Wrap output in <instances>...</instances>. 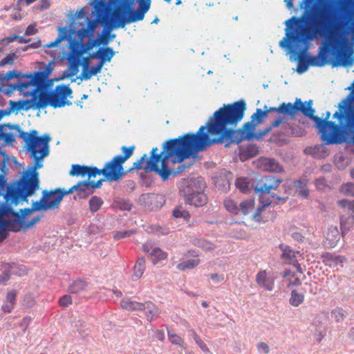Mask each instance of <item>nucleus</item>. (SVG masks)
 <instances>
[{"label": "nucleus", "mask_w": 354, "mask_h": 354, "mask_svg": "<svg viewBox=\"0 0 354 354\" xmlns=\"http://www.w3.org/2000/svg\"><path fill=\"white\" fill-rule=\"evenodd\" d=\"M210 278L216 283H220L224 280V276L223 274H218L217 273L211 274Z\"/></svg>", "instance_id": "052dcab7"}, {"label": "nucleus", "mask_w": 354, "mask_h": 354, "mask_svg": "<svg viewBox=\"0 0 354 354\" xmlns=\"http://www.w3.org/2000/svg\"><path fill=\"white\" fill-rule=\"evenodd\" d=\"M71 304L72 297L68 295L62 296L59 300V304L62 307H67Z\"/></svg>", "instance_id": "5fc2aeb1"}, {"label": "nucleus", "mask_w": 354, "mask_h": 354, "mask_svg": "<svg viewBox=\"0 0 354 354\" xmlns=\"http://www.w3.org/2000/svg\"><path fill=\"white\" fill-rule=\"evenodd\" d=\"M103 203V200L100 197L93 196L89 200V209L91 212H96L100 209Z\"/></svg>", "instance_id": "c9c22d12"}, {"label": "nucleus", "mask_w": 354, "mask_h": 354, "mask_svg": "<svg viewBox=\"0 0 354 354\" xmlns=\"http://www.w3.org/2000/svg\"><path fill=\"white\" fill-rule=\"evenodd\" d=\"M168 337L171 343L183 347V339L177 334L168 331Z\"/></svg>", "instance_id": "a18cd8bd"}, {"label": "nucleus", "mask_w": 354, "mask_h": 354, "mask_svg": "<svg viewBox=\"0 0 354 354\" xmlns=\"http://www.w3.org/2000/svg\"><path fill=\"white\" fill-rule=\"evenodd\" d=\"M77 17L83 18L84 22L86 23L85 26L78 30L77 35L78 39L82 41L85 38L88 37L89 39L86 44H81L78 41H75L72 38V35L74 34L75 30L68 27L59 28V34L55 40L46 44L45 47L53 48L57 46L61 41L67 39L69 41L70 48L76 50H84V54L87 51L91 50L95 46L100 44L99 39H93L94 32L97 26L99 19L90 20L87 16L85 15L84 8H82L77 13Z\"/></svg>", "instance_id": "39448f33"}, {"label": "nucleus", "mask_w": 354, "mask_h": 354, "mask_svg": "<svg viewBox=\"0 0 354 354\" xmlns=\"http://www.w3.org/2000/svg\"><path fill=\"white\" fill-rule=\"evenodd\" d=\"M47 78L48 73H38L37 76L30 80L29 84H35L37 87L29 91L31 99L21 102V108L26 110L32 108L40 109L49 105L57 109L72 105V102L67 100L68 97H72L73 93L69 85H57L53 91L48 92L45 91Z\"/></svg>", "instance_id": "7ed1b4c3"}, {"label": "nucleus", "mask_w": 354, "mask_h": 354, "mask_svg": "<svg viewBox=\"0 0 354 354\" xmlns=\"http://www.w3.org/2000/svg\"><path fill=\"white\" fill-rule=\"evenodd\" d=\"M340 191L342 194L354 196V184L352 183H347L342 185Z\"/></svg>", "instance_id": "37998d69"}, {"label": "nucleus", "mask_w": 354, "mask_h": 354, "mask_svg": "<svg viewBox=\"0 0 354 354\" xmlns=\"http://www.w3.org/2000/svg\"><path fill=\"white\" fill-rule=\"evenodd\" d=\"M274 281L275 278L272 273L266 270H260L256 275V283L258 286L267 291L273 290Z\"/></svg>", "instance_id": "9d476101"}, {"label": "nucleus", "mask_w": 354, "mask_h": 354, "mask_svg": "<svg viewBox=\"0 0 354 354\" xmlns=\"http://www.w3.org/2000/svg\"><path fill=\"white\" fill-rule=\"evenodd\" d=\"M304 295L299 293L297 290H293L291 292L289 303L294 307H297L304 301Z\"/></svg>", "instance_id": "473e14b6"}, {"label": "nucleus", "mask_w": 354, "mask_h": 354, "mask_svg": "<svg viewBox=\"0 0 354 354\" xmlns=\"http://www.w3.org/2000/svg\"><path fill=\"white\" fill-rule=\"evenodd\" d=\"M84 55V50H76L71 48L68 57L69 66L66 77H73L79 72V67L82 65L81 59Z\"/></svg>", "instance_id": "9b49d317"}, {"label": "nucleus", "mask_w": 354, "mask_h": 354, "mask_svg": "<svg viewBox=\"0 0 354 354\" xmlns=\"http://www.w3.org/2000/svg\"><path fill=\"white\" fill-rule=\"evenodd\" d=\"M145 270V259L143 257L139 258L133 268V279L137 280L140 279Z\"/></svg>", "instance_id": "c756f323"}, {"label": "nucleus", "mask_w": 354, "mask_h": 354, "mask_svg": "<svg viewBox=\"0 0 354 354\" xmlns=\"http://www.w3.org/2000/svg\"><path fill=\"white\" fill-rule=\"evenodd\" d=\"M254 200L253 198L247 199L243 201L239 204V211L244 214H248L254 209Z\"/></svg>", "instance_id": "72a5a7b5"}, {"label": "nucleus", "mask_w": 354, "mask_h": 354, "mask_svg": "<svg viewBox=\"0 0 354 354\" xmlns=\"http://www.w3.org/2000/svg\"><path fill=\"white\" fill-rule=\"evenodd\" d=\"M99 39V43L102 44L103 45H106L110 41V37L108 36V31L106 32L104 36H101Z\"/></svg>", "instance_id": "774afa93"}, {"label": "nucleus", "mask_w": 354, "mask_h": 354, "mask_svg": "<svg viewBox=\"0 0 354 354\" xmlns=\"http://www.w3.org/2000/svg\"><path fill=\"white\" fill-rule=\"evenodd\" d=\"M0 140H3L6 144H12L15 142V136L10 133H6L4 129L1 130Z\"/></svg>", "instance_id": "09e8293b"}, {"label": "nucleus", "mask_w": 354, "mask_h": 354, "mask_svg": "<svg viewBox=\"0 0 354 354\" xmlns=\"http://www.w3.org/2000/svg\"><path fill=\"white\" fill-rule=\"evenodd\" d=\"M194 243L205 251H210L214 248V245L212 243L203 239H196Z\"/></svg>", "instance_id": "4c0bfd02"}, {"label": "nucleus", "mask_w": 354, "mask_h": 354, "mask_svg": "<svg viewBox=\"0 0 354 354\" xmlns=\"http://www.w3.org/2000/svg\"><path fill=\"white\" fill-rule=\"evenodd\" d=\"M52 71V68H50V64L46 67L45 70L43 71H36L34 74H24L22 75L21 77L25 79L24 81L20 82L17 84H14L11 85L12 90H18L20 93H21L24 95H29V91H32L33 88L37 87L35 84L33 85L30 84V80L35 77L37 76L38 73H48V76L50 74Z\"/></svg>", "instance_id": "1a4fd4ad"}, {"label": "nucleus", "mask_w": 354, "mask_h": 354, "mask_svg": "<svg viewBox=\"0 0 354 354\" xmlns=\"http://www.w3.org/2000/svg\"><path fill=\"white\" fill-rule=\"evenodd\" d=\"M38 190V181L36 178L25 177L20 178L17 186L8 187L4 196L3 203H0V243L8 236L6 230L4 216L12 214L18 216L19 213L13 210L12 207L17 205L21 201H28V197Z\"/></svg>", "instance_id": "20e7f679"}, {"label": "nucleus", "mask_w": 354, "mask_h": 354, "mask_svg": "<svg viewBox=\"0 0 354 354\" xmlns=\"http://www.w3.org/2000/svg\"><path fill=\"white\" fill-rule=\"evenodd\" d=\"M236 187L243 193L249 190V181L247 178H239L235 182Z\"/></svg>", "instance_id": "58836bf2"}, {"label": "nucleus", "mask_w": 354, "mask_h": 354, "mask_svg": "<svg viewBox=\"0 0 354 354\" xmlns=\"http://www.w3.org/2000/svg\"><path fill=\"white\" fill-rule=\"evenodd\" d=\"M257 167L266 171L281 173L282 167L273 158H261L257 161Z\"/></svg>", "instance_id": "4468645a"}, {"label": "nucleus", "mask_w": 354, "mask_h": 354, "mask_svg": "<svg viewBox=\"0 0 354 354\" xmlns=\"http://www.w3.org/2000/svg\"><path fill=\"white\" fill-rule=\"evenodd\" d=\"M144 252L149 254L152 261L156 263L167 258V253L159 248H153L149 243L142 245Z\"/></svg>", "instance_id": "2eb2a0df"}, {"label": "nucleus", "mask_w": 354, "mask_h": 354, "mask_svg": "<svg viewBox=\"0 0 354 354\" xmlns=\"http://www.w3.org/2000/svg\"><path fill=\"white\" fill-rule=\"evenodd\" d=\"M37 32V29L33 25H29L26 29V35H33L36 34Z\"/></svg>", "instance_id": "e2e57ef3"}, {"label": "nucleus", "mask_w": 354, "mask_h": 354, "mask_svg": "<svg viewBox=\"0 0 354 354\" xmlns=\"http://www.w3.org/2000/svg\"><path fill=\"white\" fill-rule=\"evenodd\" d=\"M207 196L203 192H195L188 194L186 196V201L188 204L196 207H201L207 203Z\"/></svg>", "instance_id": "f3484780"}, {"label": "nucleus", "mask_w": 354, "mask_h": 354, "mask_svg": "<svg viewBox=\"0 0 354 354\" xmlns=\"http://www.w3.org/2000/svg\"><path fill=\"white\" fill-rule=\"evenodd\" d=\"M21 76V74L18 73L17 71H10L6 74H3L0 76V79L2 81H8L14 77H19Z\"/></svg>", "instance_id": "49530a36"}, {"label": "nucleus", "mask_w": 354, "mask_h": 354, "mask_svg": "<svg viewBox=\"0 0 354 354\" xmlns=\"http://www.w3.org/2000/svg\"><path fill=\"white\" fill-rule=\"evenodd\" d=\"M93 8L98 19L104 18L110 23V29L124 28L126 24L141 21L148 12L151 0H138V7L134 10V0H94Z\"/></svg>", "instance_id": "f03ea898"}, {"label": "nucleus", "mask_w": 354, "mask_h": 354, "mask_svg": "<svg viewBox=\"0 0 354 354\" xmlns=\"http://www.w3.org/2000/svg\"><path fill=\"white\" fill-rule=\"evenodd\" d=\"M340 239L339 232L336 226L328 227L325 235V244L329 248H334Z\"/></svg>", "instance_id": "6ab92c4d"}, {"label": "nucleus", "mask_w": 354, "mask_h": 354, "mask_svg": "<svg viewBox=\"0 0 354 354\" xmlns=\"http://www.w3.org/2000/svg\"><path fill=\"white\" fill-rule=\"evenodd\" d=\"M223 205L227 211L233 214H238L239 208L237 203L231 198H226L223 201Z\"/></svg>", "instance_id": "e433bc0d"}, {"label": "nucleus", "mask_w": 354, "mask_h": 354, "mask_svg": "<svg viewBox=\"0 0 354 354\" xmlns=\"http://www.w3.org/2000/svg\"><path fill=\"white\" fill-rule=\"evenodd\" d=\"M201 263V260L198 258L190 259L187 261H183L176 266L177 270L180 271H185L186 270L193 269Z\"/></svg>", "instance_id": "7c9ffc66"}, {"label": "nucleus", "mask_w": 354, "mask_h": 354, "mask_svg": "<svg viewBox=\"0 0 354 354\" xmlns=\"http://www.w3.org/2000/svg\"><path fill=\"white\" fill-rule=\"evenodd\" d=\"M145 303L132 301L129 299H122L120 301L121 307L129 311L145 310Z\"/></svg>", "instance_id": "5701e85b"}, {"label": "nucleus", "mask_w": 354, "mask_h": 354, "mask_svg": "<svg viewBox=\"0 0 354 354\" xmlns=\"http://www.w3.org/2000/svg\"><path fill=\"white\" fill-rule=\"evenodd\" d=\"M283 277L288 281V283L287 285L288 288L291 286H299L301 283V280L297 277L296 274L290 270L284 271Z\"/></svg>", "instance_id": "2f4dec72"}, {"label": "nucleus", "mask_w": 354, "mask_h": 354, "mask_svg": "<svg viewBox=\"0 0 354 354\" xmlns=\"http://www.w3.org/2000/svg\"><path fill=\"white\" fill-rule=\"evenodd\" d=\"M15 130L19 133L18 136L22 138L25 142L26 149L30 152V156L33 158L35 162L34 167L30 170L26 171L21 178L25 177H27V178L30 177L36 178L38 181L39 189V173L36 170L42 167V160L48 155V142L50 138L47 135L37 136V131L36 130H32L30 133L28 134L26 132L21 130L19 126L15 127Z\"/></svg>", "instance_id": "423d86ee"}, {"label": "nucleus", "mask_w": 354, "mask_h": 354, "mask_svg": "<svg viewBox=\"0 0 354 354\" xmlns=\"http://www.w3.org/2000/svg\"><path fill=\"white\" fill-rule=\"evenodd\" d=\"M43 217V215H38L37 216L33 217L30 221H25V228L28 229L30 227H33L36 223H37Z\"/></svg>", "instance_id": "6e6d98bb"}, {"label": "nucleus", "mask_w": 354, "mask_h": 354, "mask_svg": "<svg viewBox=\"0 0 354 354\" xmlns=\"http://www.w3.org/2000/svg\"><path fill=\"white\" fill-rule=\"evenodd\" d=\"M280 248L282 250L281 257L290 264L295 265L298 258L301 257L299 251L294 250L288 245H280Z\"/></svg>", "instance_id": "a211bd4d"}, {"label": "nucleus", "mask_w": 354, "mask_h": 354, "mask_svg": "<svg viewBox=\"0 0 354 354\" xmlns=\"http://www.w3.org/2000/svg\"><path fill=\"white\" fill-rule=\"evenodd\" d=\"M89 167L86 165H80L77 164L72 165L69 175L71 176H82L84 177L87 175Z\"/></svg>", "instance_id": "c85d7f7f"}, {"label": "nucleus", "mask_w": 354, "mask_h": 354, "mask_svg": "<svg viewBox=\"0 0 354 354\" xmlns=\"http://www.w3.org/2000/svg\"><path fill=\"white\" fill-rule=\"evenodd\" d=\"M77 187L76 185L72 186L67 191H65L64 189H62L60 188V192L58 195H55V199L53 200V201H52L51 203H50L53 209H56L59 207V204L61 203V201H62L64 196L65 195H67V194H71L73 193V192L76 191L77 190Z\"/></svg>", "instance_id": "bb28decb"}, {"label": "nucleus", "mask_w": 354, "mask_h": 354, "mask_svg": "<svg viewBox=\"0 0 354 354\" xmlns=\"http://www.w3.org/2000/svg\"><path fill=\"white\" fill-rule=\"evenodd\" d=\"M46 198L47 195L44 194V196H41L39 201L33 202L32 203L31 207L20 209L21 215H19V217L23 218L24 219L26 216L32 214L34 212L41 210L47 211L48 209H53L50 203H42V202H44L45 199H46Z\"/></svg>", "instance_id": "ddd939ff"}, {"label": "nucleus", "mask_w": 354, "mask_h": 354, "mask_svg": "<svg viewBox=\"0 0 354 354\" xmlns=\"http://www.w3.org/2000/svg\"><path fill=\"white\" fill-rule=\"evenodd\" d=\"M87 286V283L84 280H76L68 287L71 293L77 294L84 290Z\"/></svg>", "instance_id": "f704fd0d"}, {"label": "nucleus", "mask_w": 354, "mask_h": 354, "mask_svg": "<svg viewBox=\"0 0 354 354\" xmlns=\"http://www.w3.org/2000/svg\"><path fill=\"white\" fill-rule=\"evenodd\" d=\"M135 149L134 145L121 147L123 154L114 156L104 165L102 172H104L105 179L111 182L118 181L126 174L123 164L133 155Z\"/></svg>", "instance_id": "6e6552de"}, {"label": "nucleus", "mask_w": 354, "mask_h": 354, "mask_svg": "<svg viewBox=\"0 0 354 354\" xmlns=\"http://www.w3.org/2000/svg\"><path fill=\"white\" fill-rule=\"evenodd\" d=\"M306 50L307 48H305L298 52V65L297 71L299 73L306 72L310 66L308 55L306 53Z\"/></svg>", "instance_id": "412c9836"}, {"label": "nucleus", "mask_w": 354, "mask_h": 354, "mask_svg": "<svg viewBox=\"0 0 354 354\" xmlns=\"http://www.w3.org/2000/svg\"><path fill=\"white\" fill-rule=\"evenodd\" d=\"M76 186H77L76 191L78 192L80 196L81 193H85L86 195L89 194L87 192L91 186L90 181H80L76 184Z\"/></svg>", "instance_id": "79ce46f5"}, {"label": "nucleus", "mask_w": 354, "mask_h": 354, "mask_svg": "<svg viewBox=\"0 0 354 354\" xmlns=\"http://www.w3.org/2000/svg\"><path fill=\"white\" fill-rule=\"evenodd\" d=\"M17 291L13 290L7 293L6 301L2 306V310L5 313H10L14 308L16 303Z\"/></svg>", "instance_id": "4be33fe9"}, {"label": "nucleus", "mask_w": 354, "mask_h": 354, "mask_svg": "<svg viewBox=\"0 0 354 354\" xmlns=\"http://www.w3.org/2000/svg\"><path fill=\"white\" fill-rule=\"evenodd\" d=\"M332 316L335 318V321L339 322L343 320L344 317V312L341 308H336L331 312Z\"/></svg>", "instance_id": "de8ad7c7"}, {"label": "nucleus", "mask_w": 354, "mask_h": 354, "mask_svg": "<svg viewBox=\"0 0 354 354\" xmlns=\"http://www.w3.org/2000/svg\"><path fill=\"white\" fill-rule=\"evenodd\" d=\"M50 6V0H40V3L37 6V9L39 10H47Z\"/></svg>", "instance_id": "bf43d9fd"}, {"label": "nucleus", "mask_w": 354, "mask_h": 354, "mask_svg": "<svg viewBox=\"0 0 354 354\" xmlns=\"http://www.w3.org/2000/svg\"><path fill=\"white\" fill-rule=\"evenodd\" d=\"M134 232H135L133 230H124L121 232H118L113 235V238L115 240H119L125 237H129Z\"/></svg>", "instance_id": "603ef678"}, {"label": "nucleus", "mask_w": 354, "mask_h": 354, "mask_svg": "<svg viewBox=\"0 0 354 354\" xmlns=\"http://www.w3.org/2000/svg\"><path fill=\"white\" fill-rule=\"evenodd\" d=\"M60 192V188H57L55 190H50L48 191L46 189L43 190L42 192V196H44V194L47 195L46 199L43 202L44 203H50L55 198V196L58 195Z\"/></svg>", "instance_id": "a19ab883"}, {"label": "nucleus", "mask_w": 354, "mask_h": 354, "mask_svg": "<svg viewBox=\"0 0 354 354\" xmlns=\"http://www.w3.org/2000/svg\"><path fill=\"white\" fill-rule=\"evenodd\" d=\"M341 6L337 0H324L311 9H306L300 17H292L286 21V37L280 41L281 48L290 47L294 50L313 40L319 35L330 33L331 46L335 50L333 66L348 67L354 62V48L349 46V40L344 34L337 37L332 33L342 26Z\"/></svg>", "instance_id": "f257e3e1"}, {"label": "nucleus", "mask_w": 354, "mask_h": 354, "mask_svg": "<svg viewBox=\"0 0 354 354\" xmlns=\"http://www.w3.org/2000/svg\"><path fill=\"white\" fill-rule=\"evenodd\" d=\"M306 182L300 180L293 181V186L297 189H303L306 187Z\"/></svg>", "instance_id": "0e129e2a"}, {"label": "nucleus", "mask_w": 354, "mask_h": 354, "mask_svg": "<svg viewBox=\"0 0 354 354\" xmlns=\"http://www.w3.org/2000/svg\"><path fill=\"white\" fill-rule=\"evenodd\" d=\"M315 185L317 189H322L326 185V180L324 178H318L315 180Z\"/></svg>", "instance_id": "338daca9"}, {"label": "nucleus", "mask_w": 354, "mask_h": 354, "mask_svg": "<svg viewBox=\"0 0 354 354\" xmlns=\"http://www.w3.org/2000/svg\"><path fill=\"white\" fill-rule=\"evenodd\" d=\"M90 57L83 58L82 64V71L80 75L82 80H90L93 76L101 72L103 67V62H98L95 66L89 68Z\"/></svg>", "instance_id": "f8f14e48"}, {"label": "nucleus", "mask_w": 354, "mask_h": 354, "mask_svg": "<svg viewBox=\"0 0 354 354\" xmlns=\"http://www.w3.org/2000/svg\"><path fill=\"white\" fill-rule=\"evenodd\" d=\"M99 55H92L90 57L94 58V57H100V61L99 62H103V65L106 62H110L115 55V52L110 47H106L104 48H100L98 51Z\"/></svg>", "instance_id": "a878e982"}, {"label": "nucleus", "mask_w": 354, "mask_h": 354, "mask_svg": "<svg viewBox=\"0 0 354 354\" xmlns=\"http://www.w3.org/2000/svg\"><path fill=\"white\" fill-rule=\"evenodd\" d=\"M17 35H11L10 36L6 37L1 39H0V45L3 47H6L8 46L10 43H12L17 41Z\"/></svg>", "instance_id": "8fccbe9b"}, {"label": "nucleus", "mask_w": 354, "mask_h": 354, "mask_svg": "<svg viewBox=\"0 0 354 354\" xmlns=\"http://www.w3.org/2000/svg\"><path fill=\"white\" fill-rule=\"evenodd\" d=\"M257 348L259 351H262L264 353L268 354L270 352L269 346L265 342H261L257 345Z\"/></svg>", "instance_id": "680f3d73"}, {"label": "nucleus", "mask_w": 354, "mask_h": 354, "mask_svg": "<svg viewBox=\"0 0 354 354\" xmlns=\"http://www.w3.org/2000/svg\"><path fill=\"white\" fill-rule=\"evenodd\" d=\"M17 217L18 218L17 220L6 221L7 231L19 232L21 230H26V228H25V219L20 218L19 215Z\"/></svg>", "instance_id": "b1692460"}, {"label": "nucleus", "mask_w": 354, "mask_h": 354, "mask_svg": "<svg viewBox=\"0 0 354 354\" xmlns=\"http://www.w3.org/2000/svg\"><path fill=\"white\" fill-rule=\"evenodd\" d=\"M281 182V179L275 176H264L253 185L255 192L259 195V201L262 205L261 208L270 205L274 198L283 203L286 201L287 198L281 197L272 193V191L279 187Z\"/></svg>", "instance_id": "0eeeda50"}, {"label": "nucleus", "mask_w": 354, "mask_h": 354, "mask_svg": "<svg viewBox=\"0 0 354 354\" xmlns=\"http://www.w3.org/2000/svg\"><path fill=\"white\" fill-rule=\"evenodd\" d=\"M35 304V300L32 295L28 294L25 296L24 299V305L30 308H32Z\"/></svg>", "instance_id": "864d4df0"}, {"label": "nucleus", "mask_w": 354, "mask_h": 354, "mask_svg": "<svg viewBox=\"0 0 354 354\" xmlns=\"http://www.w3.org/2000/svg\"><path fill=\"white\" fill-rule=\"evenodd\" d=\"M341 229L342 234L344 236L354 226V216L348 215L347 216H342L341 217Z\"/></svg>", "instance_id": "cd10ccee"}, {"label": "nucleus", "mask_w": 354, "mask_h": 354, "mask_svg": "<svg viewBox=\"0 0 354 354\" xmlns=\"http://www.w3.org/2000/svg\"><path fill=\"white\" fill-rule=\"evenodd\" d=\"M97 175H103L104 176V172H102V169H100L95 167H89V169L87 173L88 179H90L91 178H95Z\"/></svg>", "instance_id": "3c124183"}, {"label": "nucleus", "mask_w": 354, "mask_h": 354, "mask_svg": "<svg viewBox=\"0 0 354 354\" xmlns=\"http://www.w3.org/2000/svg\"><path fill=\"white\" fill-rule=\"evenodd\" d=\"M338 203L342 205L344 207H347L348 211L354 214V200L353 201H339Z\"/></svg>", "instance_id": "13d9d810"}, {"label": "nucleus", "mask_w": 354, "mask_h": 354, "mask_svg": "<svg viewBox=\"0 0 354 354\" xmlns=\"http://www.w3.org/2000/svg\"><path fill=\"white\" fill-rule=\"evenodd\" d=\"M145 310L146 317L148 321L151 322L154 317H158L160 315V310L154 305V304L150 301L145 302Z\"/></svg>", "instance_id": "393cba45"}, {"label": "nucleus", "mask_w": 354, "mask_h": 354, "mask_svg": "<svg viewBox=\"0 0 354 354\" xmlns=\"http://www.w3.org/2000/svg\"><path fill=\"white\" fill-rule=\"evenodd\" d=\"M17 57L15 53H11L8 54L0 61V66H4L6 65H12L14 63L15 59Z\"/></svg>", "instance_id": "c03bdc74"}, {"label": "nucleus", "mask_w": 354, "mask_h": 354, "mask_svg": "<svg viewBox=\"0 0 354 354\" xmlns=\"http://www.w3.org/2000/svg\"><path fill=\"white\" fill-rule=\"evenodd\" d=\"M173 216L175 218H183L184 220H188L190 218V214L188 211L183 209L182 207H177L173 210Z\"/></svg>", "instance_id": "ea45409f"}, {"label": "nucleus", "mask_w": 354, "mask_h": 354, "mask_svg": "<svg viewBox=\"0 0 354 354\" xmlns=\"http://www.w3.org/2000/svg\"><path fill=\"white\" fill-rule=\"evenodd\" d=\"M322 262L329 267H335L339 265L343 266L346 261L344 256L336 255L330 252H326L322 255Z\"/></svg>", "instance_id": "dca6fc26"}, {"label": "nucleus", "mask_w": 354, "mask_h": 354, "mask_svg": "<svg viewBox=\"0 0 354 354\" xmlns=\"http://www.w3.org/2000/svg\"><path fill=\"white\" fill-rule=\"evenodd\" d=\"M327 51L328 50L323 47L318 56L308 55L309 65L313 66H323L328 63L327 60Z\"/></svg>", "instance_id": "aec40b11"}, {"label": "nucleus", "mask_w": 354, "mask_h": 354, "mask_svg": "<svg viewBox=\"0 0 354 354\" xmlns=\"http://www.w3.org/2000/svg\"><path fill=\"white\" fill-rule=\"evenodd\" d=\"M116 203L118 207L122 210H130L131 208V205L124 200H119Z\"/></svg>", "instance_id": "4d7b16f0"}, {"label": "nucleus", "mask_w": 354, "mask_h": 354, "mask_svg": "<svg viewBox=\"0 0 354 354\" xmlns=\"http://www.w3.org/2000/svg\"><path fill=\"white\" fill-rule=\"evenodd\" d=\"M155 337L158 340H159L160 342H163L165 339V333H164L163 330H156L155 331Z\"/></svg>", "instance_id": "69168bd1"}]
</instances>
